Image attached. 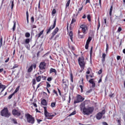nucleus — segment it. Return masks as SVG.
<instances>
[{"instance_id": "obj_1", "label": "nucleus", "mask_w": 125, "mask_h": 125, "mask_svg": "<svg viewBox=\"0 0 125 125\" xmlns=\"http://www.w3.org/2000/svg\"><path fill=\"white\" fill-rule=\"evenodd\" d=\"M94 110V107H90L87 108L84 107L83 108V113H84V115H90L92 114V112Z\"/></svg>"}, {"instance_id": "obj_2", "label": "nucleus", "mask_w": 125, "mask_h": 125, "mask_svg": "<svg viewBox=\"0 0 125 125\" xmlns=\"http://www.w3.org/2000/svg\"><path fill=\"white\" fill-rule=\"evenodd\" d=\"M1 115L2 117L9 118L10 116V113L8 112V109H7V108H5L1 111Z\"/></svg>"}, {"instance_id": "obj_3", "label": "nucleus", "mask_w": 125, "mask_h": 125, "mask_svg": "<svg viewBox=\"0 0 125 125\" xmlns=\"http://www.w3.org/2000/svg\"><path fill=\"white\" fill-rule=\"evenodd\" d=\"M78 62L80 67L83 69V68H84V65H85V63L84 62V59H83V57H81L79 58L78 59Z\"/></svg>"}, {"instance_id": "obj_4", "label": "nucleus", "mask_w": 125, "mask_h": 125, "mask_svg": "<svg viewBox=\"0 0 125 125\" xmlns=\"http://www.w3.org/2000/svg\"><path fill=\"white\" fill-rule=\"evenodd\" d=\"M27 121L29 124H33L35 123V119L30 114H28L27 116Z\"/></svg>"}, {"instance_id": "obj_5", "label": "nucleus", "mask_w": 125, "mask_h": 125, "mask_svg": "<svg viewBox=\"0 0 125 125\" xmlns=\"http://www.w3.org/2000/svg\"><path fill=\"white\" fill-rule=\"evenodd\" d=\"M84 100V98H83L82 96L78 95L77 97V99L74 102V104L76 103H80V102H83Z\"/></svg>"}, {"instance_id": "obj_6", "label": "nucleus", "mask_w": 125, "mask_h": 125, "mask_svg": "<svg viewBox=\"0 0 125 125\" xmlns=\"http://www.w3.org/2000/svg\"><path fill=\"white\" fill-rule=\"evenodd\" d=\"M56 26V19L54 20V24L51 25L49 28L47 29L46 34H49L51 31V30H53Z\"/></svg>"}, {"instance_id": "obj_7", "label": "nucleus", "mask_w": 125, "mask_h": 125, "mask_svg": "<svg viewBox=\"0 0 125 125\" xmlns=\"http://www.w3.org/2000/svg\"><path fill=\"white\" fill-rule=\"evenodd\" d=\"M46 67V63H45V62H43L40 63L39 65L40 72L41 71H43V70H45Z\"/></svg>"}, {"instance_id": "obj_8", "label": "nucleus", "mask_w": 125, "mask_h": 125, "mask_svg": "<svg viewBox=\"0 0 125 125\" xmlns=\"http://www.w3.org/2000/svg\"><path fill=\"white\" fill-rule=\"evenodd\" d=\"M80 28H81L83 33L86 34V32L88 30L87 26H86V25L82 24L81 25Z\"/></svg>"}, {"instance_id": "obj_9", "label": "nucleus", "mask_w": 125, "mask_h": 125, "mask_svg": "<svg viewBox=\"0 0 125 125\" xmlns=\"http://www.w3.org/2000/svg\"><path fill=\"white\" fill-rule=\"evenodd\" d=\"M12 114L14 116H20V115H21V112H20V111H18L16 109H14L12 111Z\"/></svg>"}, {"instance_id": "obj_10", "label": "nucleus", "mask_w": 125, "mask_h": 125, "mask_svg": "<svg viewBox=\"0 0 125 125\" xmlns=\"http://www.w3.org/2000/svg\"><path fill=\"white\" fill-rule=\"evenodd\" d=\"M44 115L45 117L47 118V117H54L55 115L52 114L51 113H49L48 112L46 111V112L44 113Z\"/></svg>"}, {"instance_id": "obj_11", "label": "nucleus", "mask_w": 125, "mask_h": 125, "mask_svg": "<svg viewBox=\"0 0 125 125\" xmlns=\"http://www.w3.org/2000/svg\"><path fill=\"white\" fill-rule=\"evenodd\" d=\"M50 74H51L52 73H54L55 75H57V71H56V69L54 68H51L49 71Z\"/></svg>"}, {"instance_id": "obj_12", "label": "nucleus", "mask_w": 125, "mask_h": 125, "mask_svg": "<svg viewBox=\"0 0 125 125\" xmlns=\"http://www.w3.org/2000/svg\"><path fill=\"white\" fill-rule=\"evenodd\" d=\"M1 89V90L0 91V93L5 89V86L1 84V83H0V90Z\"/></svg>"}, {"instance_id": "obj_13", "label": "nucleus", "mask_w": 125, "mask_h": 125, "mask_svg": "<svg viewBox=\"0 0 125 125\" xmlns=\"http://www.w3.org/2000/svg\"><path fill=\"white\" fill-rule=\"evenodd\" d=\"M102 116H103L101 112H99L97 114L96 118L97 120H100L102 118Z\"/></svg>"}, {"instance_id": "obj_14", "label": "nucleus", "mask_w": 125, "mask_h": 125, "mask_svg": "<svg viewBox=\"0 0 125 125\" xmlns=\"http://www.w3.org/2000/svg\"><path fill=\"white\" fill-rule=\"evenodd\" d=\"M75 22H76V19H72L71 24L70 25V29H72V28H73V27H74V25L73 24H74V23H75Z\"/></svg>"}, {"instance_id": "obj_15", "label": "nucleus", "mask_w": 125, "mask_h": 125, "mask_svg": "<svg viewBox=\"0 0 125 125\" xmlns=\"http://www.w3.org/2000/svg\"><path fill=\"white\" fill-rule=\"evenodd\" d=\"M58 31H59V29L58 28V27H56L54 31L52 32V35H53V36H55V35L57 34Z\"/></svg>"}, {"instance_id": "obj_16", "label": "nucleus", "mask_w": 125, "mask_h": 125, "mask_svg": "<svg viewBox=\"0 0 125 125\" xmlns=\"http://www.w3.org/2000/svg\"><path fill=\"white\" fill-rule=\"evenodd\" d=\"M89 82L90 83H91L92 84V87H94L95 86V83H94V82H93V79H91L89 81Z\"/></svg>"}, {"instance_id": "obj_17", "label": "nucleus", "mask_w": 125, "mask_h": 125, "mask_svg": "<svg viewBox=\"0 0 125 125\" xmlns=\"http://www.w3.org/2000/svg\"><path fill=\"white\" fill-rule=\"evenodd\" d=\"M42 105H43L44 106H46L47 103H46V100L43 99V100L41 102Z\"/></svg>"}, {"instance_id": "obj_18", "label": "nucleus", "mask_w": 125, "mask_h": 125, "mask_svg": "<svg viewBox=\"0 0 125 125\" xmlns=\"http://www.w3.org/2000/svg\"><path fill=\"white\" fill-rule=\"evenodd\" d=\"M42 34H43V30H42V31H41L40 32V33L38 34L36 36V37H37L38 39H39V38H41V36H42Z\"/></svg>"}, {"instance_id": "obj_19", "label": "nucleus", "mask_w": 125, "mask_h": 125, "mask_svg": "<svg viewBox=\"0 0 125 125\" xmlns=\"http://www.w3.org/2000/svg\"><path fill=\"white\" fill-rule=\"evenodd\" d=\"M69 37L70 40L73 42V32L70 31L69 32Z\"/></svg>"}, {"instance_id": "obj_20", "label": "nucleus", "mask_w": 125, "mask_h": 125, "mask_svg": "<svg viewBox=\"0 0 125 125\" xmlns=\"http://www.w3.org/2000/svg\"><path fill=\"white\" fill-rule=\"evenodd\" d=\"M91 40H92V38H91V37H89L88 39L87 40L86 42V43H88L89 44V43L91 41Z\"/></svg>"}, {"instance_id": "obj_21", "label": "nucleus", "mask_w": 125, "mask_h": 125, "mask_svg": "<svg viewBox=\"0 0 125 125\" xmlns=\"http://www.w3.org/2000/svg\"><path fill=\"white\" fill-rule=\"evenodd\" d=\"M33 71V65H32L27 70L28 73H31Z\"/></svg>"}, {"instance_id": "obj_22", "label": "nucleus", "mask_w": 125, "mask_h": 125, "mask_svg": "<svg viewBox=\"0 0 125 125\" xmlns=\"http://www.w3.org/2000/svg\"><path fill=\"white\" fill-rule=\"evenodd\" d=\"M41 80H42V77L41 76H39L38 77H36L37 82H41Z\"/></svg>"}, {"instance_id": "obj_23", "label": "nucleus", "mask_w": 125, "mask_h": 125, "mask_svg": "<svg viewBox=\"0 0 125 125\" xmlns=\"http://www.w3.org/2000/svg\"><path fill=\"white\" fill-rule=\"evenodd\" d=\"M112 11H113V6H111L110 10H109V15L112 16Z\"/></svg>"}, {"instance_id": "obj_24", "label": "nucleus", "mask_w": 125, "mask_h": 125, "mask_svg": "<svg viewBox=\"0 0 125 125\" xmlns=\"http://www.w3.org/2000/svg\"><path fill=\"white\" fill-rule=\"evenodd\" d=\"M25 43L26 44H28V43H30V39H25Z\"/></svg>"}, {"instance_id": "obj_25", "label": "nucleus", "mask_w": 125, "mask_h": 125, "mask_svg": "<svg viewBox=\"0 0 125 125\" xmlns=\"http://www.w3.org/2000/svg\"><path fill=\"white\" fill-rule=\"evenodd\" d=\"M20 87V86H18V87L16 88V90H15V91L13 93V94H15V93H17V92L18 91V90H19V88Z\"/></svg>"}, {"instance_id": "obj_26", "label": "nucleus", "mask_w": 125, "mask_h": 125, "mask_svg": "<svg viewBox=\"0 0 125 125\" xmlns=\"http://www.w3.org/2000/svg\"><path fill=\"white\" fill-rule=\"evenodd\" d=\"M11 9L12 10L13 9V6H14V1L13 0L11 1Z\"/></svg>"}, {"instance_id": "obj_27", "label": "nucleus", "mask_w": 125, "mask_h": 125, "mask_svg": "<svg viewBox=\"0 0 125 125\" xmlns=\"http://www.w3.org/2000/svg\"><path fill=\"white\" fill-rule=\"evenodd\" d=\"M16 28V22H14V25L13 27V31H15V28Z\"/></svg>"}, {"instance_id": "obj_28", "label": "nucleus", "mask_w": 125, "mask_h": 125, "mask_svg": "<svg viewBox=\"0 0 125 125\" xmlns=\"http://www.w3.org/2000/svg\"><path fill=\"white\" fill-rule=\"evenodd\" d=\"M30 34L28 32H27L25 33V37H26V38H30Z\"/></svg>"}, {"instance_id": "obj_29", "label": "nucleus", "mask_w": 125, "mask_h": 125, "mask_svg": "<svg viewBox=\"0 0 125 125\" xmlns=\"http://www.w3.org/2000/svg\"><path fill=\"white\" fill-rule=\"evenodd\" d=\"M78 34H79V38L80 39H83V35H82L80 34V31H78Z\"/></svg>"}, {"instance_id": "obj_30", "label": "nucleus", "mask_w": 125, "mask_h": 125, "mask_svg": "<svg viewBox=\"0 0 125 125\" xmlns=\"http://www.w3.org/2000/svg\"><path fill=\"white\" fill-rule=\"evenodd\" d=\"M71 1V0H68L66 3V7H68L69 5H70V2Z\"/></svg>"}, {"instance_id": "obj_31", "label": "nucleus", "mask_w": 125, "mask_h": 125, "mask_svg": "<svg viewBox=\"0 0 125 125\" xmlns=\"http://www.w3.org/2000/svg\"><path fill=\"white\" fill-rule=\"evenodd\" d=\"M56 104V103H52L51 104V107H52V108H53V107H55Z\"/></svg>"}, {"instance_id": "obj_32", "label": "nucleus", "mask_w": 125, "mask_h": 125, "mask_svg": "<svg viewBox=\"0 0 125 125\" xmlns=\"http://www.w3.org/2000/svg\"><path fill=\"white\" fill-rule=\"evenodd\" d=\"M14 95V94L13 93L12 94L10 95L8 97V99H11L12 98V96Z\"/></svg>"}, {"instance_id": "obj_33", "label": "nucleus", "mask_w": 125, "mask_h": 125, "mask_svg": "<svg viewBox=\"0 0 125 125\" xmlns=\"http://www.w3.org/2000/svg\"><path fill=\"white\" fill-rule=\"evenodd\" d=\"M12 121L15 125L17 124V121L16 120V119H12Z\"/></svg>"}, {"instance_id": "obj_34", "label": "nucleus", "mask_w": 125, "mask_h": 125, "mask_svg": "<svg viewBox=\"0 0 125 125\" xmlns=\"http://www.w3.org/2000/svg\"><path fill=\"white\" fill-rule=\"evenodd\" d=\"M53 92L55 93V94H56L57 96H58V93H57V91H56V90H53Z\"/></svg>"}, {"instance_id": "obj_35", "label": "nucleus", "mask_w": 125, "mask_h": 125, "mask_svg": "<svg viewBox=\"0 0 125 125\" xmlns=\"http://www.w3.org/2000/svg\"><path fill=\"white\" fill-rule=\"evenodd\" d=\"M89 44L87 43H86V45L85 46V49H88V45Z\"/></svg>"}, {"instance_id": "obj_36", "label": "nucleus", "mask_w": 125, "mask_h": 125, "mask_svg": "<svg viewBox=\"0 0 125 125\" xmlns=\"http://www.w3.org/2000/svg\"><path fill=\"white\" fill-rule=\"evenodd\" d=\"M74 115H76V111H73L72 112L69 116H74Z\"/></svg>"}, {"instance_id": "obj_37", "label": "nucleus", "mask_w": 125, "mask_h": 125, "mask_svg": "<svg viewBox=\"0 0 125 125\" xmlns=\"http://www.w3.org/2000/svg\"><path fill=\"white\" fill-rule=\"evenodd\" d=\"M87 18L88 21H90V18H91L90 15H88L87 16Z\"/></svg>"}, {"instance_id": "obj_38", "label": "nucleus", "mask_w": 125, "mask_h": 125, "mask_svg": "<svg viewBox=\"0 0 125 125\" xmlns=\"http://www.w3.org/2000/svg\"><path fill=\"white\" fill-rule=\"evenodd\" d=\"M0 46H1V45H2V37H1L0 38Z\"/></svg>"}, {"instance_id": "obj_39", "label": "nucleus", "mask_w": 125, "mask_h": 125, "mask_svg": "<svg viewBox=\"0 0 125 125\" xmlns=\"http://www.w3.org/2000/svg\"><path fill=\"white\" fill-rule=\"evenodd\" d=\"M31 23H34V17H32L31 19Z\"/></svg>"}, {"instance_id": "obj_40", "label": "nucleus", "mask_w": 125, "mask_h": 125, "mask_svg": "<svg viewBox=\"0 0 125 125\" xmlns=\"http://www.w3.org/2000/svg\"><path fill=\"white\" fill-rule=\"evenodd\" d=\"M91 92V90H90L89 91H87L86 93V95H88V94H89V93H90Z\"/></svg>"}, {"instance_id": "obj_41", "label": "nucleus", "mask_w": 125, "mask_h": 125, "mask_svg": "<svg viewBox=\"0 0 125 125\" xmlns=\"http://www.w3.org/2000/svg\"><path fill=\"white\" fill-rule=\"evenodd\" d=\"M109 49V45H108V43H106V52L108 51V49Z\"/></svg>"}, {"instance_id": "obj_42", "label": "nucleus", "mask_w": 125, "mask_h": 125, "mask_svg": "<svg viewBox=\"0 0 125 125\" xmlns=\"http://www.w3.org/2000/svg\"><path fill=\"white\" fill-rule=\"evenodd\" d=\"M55 13H56V10L54 9L52 11V14H55Z\"/></svg>"}, {"instance_id": "obj_43", "label": "nucleus", "mask_w": 125, "mask_h": 125, "mask_svg": "<svg viewBox=\"0 0 125 125\" xmlns=\"http://www.w3.org/2000/svg\"><path fill=\"white\" fill-rule=\"evenodd\" d=\"M46 84H47V87H50L51 85L48 82H46Z\"/></svg>"}, {"instance_id": "obj_44", "label": "nucleus", "mask_w": 125, "mask_h": 125, "mask_svg": "<svg viewBox=\"0 0 125 125\" xmlns=\"http://www.w3.org/2000/svg\"><path fill=\"white\" fill-rule=\"evenodd\" d=\"M32 83L33 84H36V79H33Z\"/></svg>"}, {"instance_id": "obj_45", "label": "nucleus", "mask_w": 125, "mask_h": 125, "mask_svg": "<svg viewBox=\"0 0 125 125\" xmlns=\"http://www.w3.org/2000/svg\"><path fill=\"white\" fill-rule=\"evenodd\" d=\"M52 80V79L51 77H49L47 78V80L48 81V82H50L51 81V80Z\"/></svg>"}, {"instance_id": "obj_46", "label": "nucleus", "mask_w": 125, "mask_h": 125, "mask_svg": "<svg viewBox=\"0 0 125 125\" xmlns=\"http://www.w3.org/2000/svg\"><path fill=\"white\" fill-rule=\"evenodd\" d=\"M62 99L63 101H65V100H66V98L64 96H62Z\"/></svg>"}, {"instance_id": "obj_47", "label": "nucleus", "mask_w": 125, "mask_h": 125, "mask_svg": "<svg viewBox=\"0 0 125 125\" xmlns=\"http://www.w3.org/2000/svg\"><path fill=\"white\" fill-rule=\"evenodd\" d=\"M106 57V54L103 53L102 55V58H105Z\"/></svg>"}, {"instance_id": "obj_48", "label": "nucleus", "mask_w": 125, "mask_h": 125, "mask_svg": "<svg viewBox=\"0 0 125 125\" xmlns=\"http://www.w3.org/2000/svg\"><path fill=\"white\" fill-rule=\"evenodd\" d=\"M102 61L103 62V64L104 65V62H105V58H102Z\"/></svg>"}, {"instance_id": "obj_49", "label": "nucleus", "mask_w": 125, "mask_h": 125, "mask_svg": "<svg viewBox=\"0 0 125 125\" xmlns=\"http://www.w3.org/2000/svg\"><path fill=\"white\" fill-rule=\"evenodd\" d=\"M101 113L102 115H104V114H105V110H103V111Z\"/></svg>"}, {"instance_id": "obj_50", "label": "nucleus", "mask_w": 125, "mask_h": 125, "mask_svg": "<svg viewBox=\"0 0 125 125\" xmlns=\"http://www.w3.org/2000/svg\"><path fill=\"white\" fill-rule=\"evenodd\" d=\"M121 31H122V28H121V27H119L118 29V32H119L120 33V32H121Z\"/></svg>"}, {"instance_id": "obj_51", "label": "nucleus", "mask_w": 125, "mask_h": 125, "mask_svg": "<svg viewBox=\"0 0 125 125\" xmlns=\"http://www.w3.org/2000/svg\"><path fill=\"white\" fill-rule=\"evenodd\" d=\"M31 27L33 29H36V28H37V26H36L35 25H33Z\"/></svg>"}, {"instance_id": "obj_52", "label": "nucleus", "mask_w": 125, "mask_h": 125, "mask_svg": "<svg viewBox=\"0 0 125 125\" xmlns=\"http://www.w3.org/2000/svg\"><path fill=\"white\" fill-rule=\"evenodd\" d=\"M9 61V58H8L5 61V63H7Z\"/></svg>"}, {"instance_id": "obj_53", "label": "nucleus", "mask_w": 125, "mask_h": 125, "mask_svg": "<svg viewBox=\"0 0 125 125\" xmlns=\"http://www.w3.org/2000/svg\"><path fill=\"white\" fill-rule=\"evenodd\" d=\"M43 108L44 110V113L47 112V110H46L47 107L46 106L44 107Z\"/></svg>"}, {"instance_id": "obj_54", "label": "nucleus", "mask_w": 125, "mask_h": 125, "mask_svg": "<svg viewBox=\"0 0 125 125\" xmlns=\"http://www.w3.org/2000/svg\"><path fill=\"white\" fill-rule=\"evenodd\" d=\"M70 77H71V81L72 83H73V75H70Z\"/></svg>"}, {"instance_id": "obj_55", "label": "nucleus", "mask_w": 125, "mask_h": 125, "mask_svg": "<svg viewBox=\"0 0 125 125\" xmlns=\"http://www.w3.org/2000/svg\"><path fill=\"white\" fill-rule=\"evenodd\" d=\"M80 88H81V89L82 92H83V85H80Z\"/></svg>"}, {"instance_id": "obj_56", "label": "nucleus", "mask_w": 125, "mask_h": 125, "mask_svg": "<svg viewBox=\"0 0 125 125\" xmlns=\"http://www.w3.org/2000/svg\"><path fill=\"white\" fill-rule=\"evenodd\" d=\"M26 18H29V12H28V11H26Z\"/></svg>"}, {"instance_id": "obj_57", "label": "nucleus", "mask_w": 125, "mask_h": 125, "mask_svg": "<svg viewBox=\"0 0 125 125\" xmlns=\"http://www.w3.org/2000/svg\"><path fill=\"white\" fill-rule=\"evenodd\" d=\"M98 74H99V75H100V74H101V73H102V69H100L99 71H98Z\"/></svg>"}, {"instance_id": "obj_58", "label": "nucleus", "mask_w": 125, "mask_h": 125, "mask_svg": "<svg viewBox=\"0 0 125 125\" xmlns=\"http://www.w3.org/2000/svg\"><path fill=\"white\" fill-rule=\"evenodd\" d=\"M117 60H120L121 59V56H118L117 57Z\"/></svg>"}, {"instance_id": "obj_59", "label": "nucleus", "mask_w": 125, "mask_h": 125, "mask_svg": "<svg viewBox=\"0 0 125 125\" xmlns=\"http://www.w3.org/2000/svg\"><path fill=\"white\" fill-rule=\"evenodd\" d=\"M89 70H90V68H89V69L86 72V74H89L90 73V71H89Z\"/></svg>"}, {"instance_id": "obj_60", "label": "nucleus", "mask_w": 125, "mask_h": 125, "mask_svg": "<svg viewBox=\"0 0 125 125\" xmlns=\"http://www.w3.org/2000/svg\"><path fill=\"white\" fill-rule=\"evenodd\" d=\"M114 96V94H109V97H113Z\"/></svg>"}, {"instance_id": "obj_61", "label": "nucleus", "mask_w": 125, "mask_h": 125, "mask_svg": "<svg viewBox=\"0 0 125 125\" xmlns=\"http://www.w3.org/2000/svg\"><path fill=\"white\" fill-rule=\"evenodd\" d=\"M103 125H108V124H107V123L106 122H103Z\"/></svg>"}, {"instance_id": "obj_62", "label": "nucleus", "mask_w": 125, "mask_h": 125, "mask_svg": "<svg viewBox=\"0 0 125 125\" xmlns=\"http://www.w3.org/2000/svg\"><path fill=\"white\" fill-rule=\"evenodd\" d=\"M26 20L27 24H29V18H26Z\"/></svg>"}, {"instance_id": "obj_63", "label": "nucleus", "mask_w": 125, "mask_h": 125, "mask_svg": "<svg viewBox=\"0 0 125 125\" xmlns=\"http://www.w3.org/2000/svg\"><path fill=\"white\" fill-rule=\"evenodd\" d=\"M82 9H83V6L79 9V11H82Z\"/></svg>"}, {"instance_id": "obj_64", "label": "nucleus", "mask_w": 125, "mask_h": 125, "mask_svg": "<svg viewBox=\"0 0 125 125\" xmlns=\"http://www.w3.org/2000/svg\"><path fill=\"white\" fill-rule=\"evenodd\" d=\"M62 83H66V81H65L64 79L62 80Z\"/></svg>"}]
</instances>
